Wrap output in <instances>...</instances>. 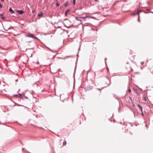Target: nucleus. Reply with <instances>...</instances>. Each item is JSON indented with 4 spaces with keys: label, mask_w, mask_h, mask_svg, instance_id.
I'll return each instance as SVG.
<instances>
[{
    "label": "nucleus",
    "mask_w": 153,
    "mask_h": 153,
    "mask_svg": "<svg viewBox=\"0 0 153 153\" xmlns=\"http://www.w3.org/2000/svg\"><path fill=\"white\" fill-rule=\"evenodd\" d=\"M145 101H146V97H144V99H143Z\"/></svg>",
    "instance_id": "obj_13"
},
{
    "label": "nucleus",
    "mask_w": 153,
    "mask_h": 153,
    "mask_svg": "<svg viewBox=\"0 0 153 153\" xmlns=\"http://www.w3.org/2000/svg\"><path fill=\"white\" fill-rule=\"evenodd\" d=\"M76 2V0H73V4L74 5H75Z\"/></svg>",
    "instance_id": "obj_10"
},
{
    "label": "nucleus",
    "mask_w": 153,
    "mask_h": 153,
    "mask_svg": "<svg viewBox=\"0 0 153 153\" xmlns=\"http://www.w3.org/2000/svg\"><path fill=\"white\" fill-rule=\"evenodd\" d=\"M2 7V5L1 4V8Z\"/></svg>",
    "instance_id": "obj_20"
},
{
    "label": "nucleus",
    "mask_w": 153,
    "mask_h": 153,
    "mask_svg": "<svg viewBox=\"0 0 153 153\" xmlns=\"http://www.w3.org/2000/svg\"><path fill=\"white\" fill-rule=\"evenodd\" d=\"M95 1L96 2L98 0H95Z\"/></svg>",
    "instance_id": "obj_21"
},
{
    "label": "nucleus",
    "mask_w": 153,
    "mask_h": 153,
    "mask_svg": "<svg viewBox=\"0 0 153 153\" xmlns=\"http://www.w3.org/2000/svg\"><path fill=\"white\" fill-rule=\"evenodd\" d=\"M67 144V142L66 140H64L63 143V146H65Z\"/></svg>",
    "instance_id": "obj_6"
},
{
    "label": "nucleus",
    "mask_w": 153,
    "mask_h": 153,
    "mask_svg": "<svg viewBox=\"0 0 153 153\" xmlns=\"http://www.w3.org/2000/svg\"><path fill=\"white\" fill-rule=\"evenodd\" d=\"M43 15L42 13H39L38 15V16H42Z\"/></svg>",
    "instance_id": "obj_8"
},
{
    "label": "nucleus",
    "mask_w": 153,
    "mask_h": 153,
    "mask_svg": "<svg viewBox=\"0 0 153 153\" xmlns=\"http://www.w3.org/2000/svg\"><path fill=\"white\" fill-rule=\"evenodd\" d=\"M133 106L134 107H135V105H133Z\"/></svg>",
    "instance_id": "obj_23"
},
{
    "label": "nucleus",
    "mask_w": 153,
    "mask_h": 153,
    "mask_svg": "<svg viewBox=\"0 0 153 153\" xmlns=\"http://www.w3.org/2000/svg\"><path fill=\"white\" fill-rule=\"evenodd\" d=\"M67 5H68V4H65L64 5V6L66 7L67 6Z\"/></svg>",
    "instance_id": "obj_18"
},
{
    "label": "nucleus",
    "mask_w": 153,
    "mask_h": 153,
    "mask_svg": "<svg viewBox=\"0 0 153 153\" xmlns=\"http://www.w3.org/2000/svg\"><path fill=\"white\" fill-rule=\"evenodd\" d=\"M25 35L27 37H31L35 39H37V37L34 36L33 34L30 33H26V34H25Z\"/></svg>",
    "instance_id": "obj_1"
},
{
    "label": "nucleus",
    "mask_w": 153,
    "mask_h": 153,
    "mask_svg": "<svg viewBox=\"0 0 153 153\" xmlns=\"http://www.w3.org/2000/svg\"><path fill=\"white\" fill-rule=\"evenodd\" d=\"M76 20H77L78 21H79L81 22L82 20V19H84L85 18L84 17H79V18H78L77 17H76Z\"/></svg>",
    "instance_id": "obj_2"
},
{
    "label": "nucleus",
    "mask_w": 153,
    "mask_h": 153,
    "mask_svg": "<svg viewBox=\"0 0 153 153\" xmlns=\"http://www.w3.org/2000/svg\"><path fill=\"white\" fill-rule=\"evenodd\" d=\"M146 10L148 11H150L151 10L149 9H146Z\"/></svg>",
    "instance_id": "obj_16"
},
{
    "label": "nucleus",
    "mask_w": 153,
    "mask_h": 153,
    "mask_svg": "<svg viewBox=\"0 0 153 153\" xmlns=\"http://www.w3.org/2000/svg\"><path fill=\"white\" fill-rule=\"evenodd\" d=\"M16 11L17 13L20 14H22L24 13V11L22 10H17Z\"/></svg>",
    "instance_id": "obj_3"
},
{
    "label": "nucleus",
    "mask_w": 153,
    "mask_h": 153,
    "mask_svg": "<svg viewBox=\"0 0 153 153\" xmlns=\"http://www.w3.org/2000/svg\"><path fill=\"white\" fill-rule=\"evenodd\" d=\"M1 17L3 20H5V17L3 16V14H1Z\"/></svg>",
    "instance_id": "obj_4"
},
{
    "label": "nucleus",
    "mask_w": 153,
    "mask_h": 153,
    "mask_svg": "<svg viewBox=\"0 0 153 153\" xmlns=\"http://www.w3.org/2000/svg\"><path fill=\"white\" fill-rule=\"evenodd\" d=\"M137 14V13L136 12V13H133V15H136V14Z\"/></svg>",
    "instance_id": "obj_19"
},
{
    "label": "nucleus",
    "mask_w": 153,
    "mask_h": 153,
    "mask_svg": "<svg viewBox=\"0 0 153 153\" xmlns=\"http://www.w3.org/2000/svg\"><path fill=\"white\" fill-rule=\"evenodd\" d=\"M137 106L138 107L140 108V109L141 110V111L142 112V109L141 106L139 104L137 105Z\"/></svg>",
    "instance_id": "obj_5"
},
{
    "label": "nucleus",
    "mask_w": 153,
    "mask_h": 153,
    "mask_svg": "<svg viewBox=\"0 0 153 153\" xmlns=\"http://www.w3.org/2000/svg\"><path fill=\"white\" fill-rule=\"evenodd\" d=\"M141 12V10H139L138 11H137V14H139V13Z\"/></svg>",
    "instance_id": "obj_11"
},
{
    "label": "nucleus",
    "mask_w": 153,
    "mask_h": 153,
    "mask_svg": "<svg viewBox=\"0 0 153 153\" xmlns=\"http://www.w3.org/2000/svg\"><path fill=\"white\" fill-rule=\"evenodd\" d=\"M22 96V95H21V94H19V96H18V97H21Z\"/></svg>",
    "instance_id": "obj_14"
},
{
    "label": "nucleus",
    "mask_w": 153,
    "mask_h": 153,
    "mask_svg": "<svg viewBox=\"0 0 153 153\" xmlns=\"http://www.w3.org/2000/svg\"><path fill=\"white\" fill-rule=\"evenodd\" d=\"M56 5L57 6H59V4L58 3V2L56 3Z\"/></svg>",
    "instance_id": "obj_12"
},
{
    "label": "nucleus",
    "mask_w": 153,
    "mask_h": 153,
    "mask_svg": "<svg viewBox=\"0 0 153 153\" xmlns=\"http://www.w3.org/2000/svg\"><path fill=\"white\" fill-rule=\"evenodd\" d=\"M141 112H142V113H141V115H142V116H144L143 113L142 111Z\"/></svg>",
    "instance_id": "obj_15"
},
{
    "label": "nucleus",
    "mask_w": 153,
    "mask_h": 153,
    "mask_svg": "<svg viewBox=\"0 0 153 153\" xmlns=\"http://www.w3.org/2000/svg\"><path fill=\"white\" fill-rule=\"evenodd\" d=\"M69 10H67V11L65 12V16H66L67 15V13H68V12L69 11Z\"/></svg>",
    "instance_id": "obj_9"
},
{
    "label": "nucleus",
    "mask_w": 153,
    "mask_h": 153,
    "mask_svg": "<svg viewBox=\"0 0 153 153\" xmlns=\"http://www.w3.org/2000/svg\"><path fill=\"white\" fill-rule=\"evenodd\" d=\"M1 1H4V0H1Z\"/></svg>",
    "instance_id": "obj_22"
},
{
    "label": "nucleus",
    "mask_w": 153,
    "mask_h": 153,
    "mask_svg": "<svg viewBox=\"0 0 153 153\" xmlns=\"http://www.w3.org/2000/svg\"><path fill=\"white\" fill-rule=\"evenodd\" d=\"M128 91L129 92H131V89H129L128 90Z\"/></svg>",
    "instance_id": "obj_17"
},
{
    "label": "nucleus",
    "mask_w": 153,
    "mask_h": 153,
    "mask_svg": "<svg viewBox=\"0 0 153 153\" xmlns=\"http://www.w3.org/2000/svg\"><path fill=\"white\" fill-rule=\"evenodd\" d=\"M9 11L10 12H12V13H14V12L13 10L11 8H10V9H9Z\"/></svg>",
    "instance_id": "obj_7"
}]
</instances>
